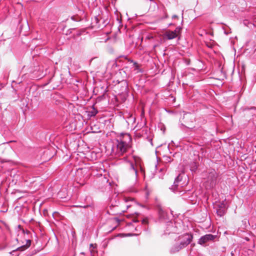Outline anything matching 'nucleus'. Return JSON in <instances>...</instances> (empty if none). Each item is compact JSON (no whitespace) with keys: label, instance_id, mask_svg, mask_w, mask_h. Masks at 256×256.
<instances>
[{"label":"nucleus","instance_id":"obj_1","mask_svg":"<svg viewBox=\"0 0 256 256\" xmlns=\"http://www.w3.org/2000/svg\"><path fill=\"white\" fill-rule=\"evenodd\" d=\"M128 168V175L131 176L135 180L138 178V168L140 169V172L144 175L145 171L142 164L141 159L137 156H133L132 160L126 162Z\"/></svg>","mask_w":256,"mask_h":256},{"label":"nucleus","instance_id":"obj_2","mask_svg":"<svg viewBox=\"0 0 256 256\" xmlns=\"http://www.w3.org/2000/svg\"><path fill=\"white\" fill-rule=\"evenodd\" d=\"M192 238V236L188 234L179 236L176 243L171 248L170 253L174 254L178 252L181 249L186 247L191 242Z\"/></svg>","mask_w":256,"mask_h":256},{"label":"nucleus","instance_id":"obj_3","mask_svg":"<svg viewBox=\"0 0 256 256\" xmlns=\"http://www.w3.org/2000/svg\"><path fill=\"white\" fill-rule=\"evenodd\" d=\"M131 138L130 134H125L122 137H120L116 140V154L120 156L126 152L129 147L128 141H130Z\"/></svg>","mask_w":256,"mask_h":256},{"label":"nucleus","instance_id":"obj_4","mask_svg":"<svg viewBox=\"0 0 256 256\" xmlns=\"http://www.w3.org/2000/svg\"><path fill=\"white\" fill-rule=\"evenodd\" d=\"M218 174L214 170L208 171L206 178H204V185L206 190L213 188L217 183Z\"/></svg>","mask_w":256,"mask_h":256},{"label":"nucleus","instance_id":"obj_5","mask_svg":"<svg viewBox=\"0 0 256 256\" xmlns=\"http://www.w3.org/2000/svg\"><path fill=\"white\" fill-rule=\"evenodd\" d=\"M88 168H79L77 170L76 176L80 178L79 181L78 182L81 185H84L86 183V180L88 178Z\"/></svg>","mask_w":256,"mask_h":256},{"label":"nucleus","instance_id":"obj_6","mask_svg":"<svg viewBox=\"0 0 256 256\" xmlns=\"http://www.w3.org/2000/svg\"><path fill=\"white\" fill-rule=\"evenodd\" d=\"M181 28L180 26L176 27L174 30H167L164 34V38L167 40H172L176 38L180 34Z\"/></svg>","mask_w":256,"mask_h":256},{"label":"nucleus","instance_id":"obj_7","mask_svg":"<svg viewBox=\"0 0 256 256\" xmlns=\"http://www.w3.org/2000/svg\"><path fill=\"white\" fill-rule=\"evenodd\" d=\"M215 208L218 216L220 217L223 216L226 214L227 209L226 202L224 201L216 204Z\"/></svg>","mask_w":256,"mask_h":256},{"label":"nucleus","instance_id":"obj_8","mask_svg":"<svg viewBox=\"0 0 256 256\" xmlns=\"http://www.w3.org/2000/svg\"><path fill=\"white\" fill-rule=\"evenodd\" d=\"M216 237V236L212 235V234H207L204 236H202L198 241V243L200 244H204L207 242L209 240H214Z\"/></svg>","mask_w":256,"mask_h":256},{"label":"nucleus","instance_id":"obj_9","mask_svg":"<svg viewBox=\"0 0 256 256\" xmlns=\"http://www.w3.org/2000/svg\"><path fill=\"white\" fill-rule=\"evenodd\" d=\"M182 178H183V176L180 174L175 178V180H174V185L172 187V190L174 192H176V190L178 189V187L180 186H182V184H180V183L181 182Z\"/></svg>","mask_w":256,"mask_h":256},{"label":"nucleus","instance_id":"obj_10","mask_svg":"<svg viewBox=\"0 0 256 256\" xmlns=\"http://www.w3.org/2000/svg\"><path fill=\"white\" fill-rule=\"evenodd\" d=\"M159 218L161 221L167 222L168 220V214L160 206H159L158 209Z\"/></svg>","mask_w":256,"mask_h":256},{"label":"nucleus","instance_id":"obj_11","mask_svg":"<svg viewBox=\"0 0 256 256\" xmlns=\"http://www.w3.org/2000/svg\"><path fill=\"white\" fill-rule=\"evenodd\" d=\"M198 166L195 162H192L190 164V170L192 172H195L197 170Z\"/></svg>","mask_w":256,"mask_h":256},{"label":"nucleus","instance_id":"obj_12","mask_svg":"<svg viewBox=\"0 0 256 256\" xmlns=\"http://www.w3.org/2000/svg\"><path fill=\"white\" fill-rule=\"evenodd\" d=\"M98 112L97 110H96L94 107L92 108V111L90 112V116H95L97 114Z\"/></svg>","mask_w":256,"mask_h":256},{"label":"nucleus","instance_id":"obj_13","mask_svg":"<svg viewBox=\"0 0 256 256\" xmlns=\"http://www.w3.org/2000/svg\"><path fill=\"white\" fill-rule=\"evenodd\" d=\"M164 158L166 162H170L171 161V158L168 156H164Z\"/></svg>","mask_w":256,"mask_h":256},{"label":"nucleus","instance_id":"obj_14","mask_svg":"<svg viewBox=\"0 0 256 256\" xmlns=\"http://www.w3.org/2000/svg\"><path fill=\"white\" fill-rule=\"evenodd\" d=\"M250 110H252L253 111L252 114H256V108H254V107L252 108H250Z\"/></svg>","mask_w":256,"mask_h":256},{"label":"nucleus","instance_id":"obj_15","mask_svg":"<svg viewBox=\"0 0 256 256\" xmlns=\"http://www.w3.org/2000/svg\"><path fill=\"white\" fill-rule=\"evenodd\" d=\"M142 222L144 224H147L148 223V220L147 218H144L142 220Z\"/></svg>","mask_w":256,"mask_h":256},{"label":"nucleus","instance_id":"obj_16","mask_svg":"<svg viewBox=\"0 0 256 256\" xmlns=\"http://www.w3.org/2000/svg\"><path fill=\"white\" fill-rule=\"evenodd\" d=\"M178 18V16L176 15V14L173 15V16H172V19L176 18Z\"/></svg>","mask_w":256,"mask_h":256},{"label":"nucleus","instance_id":"obj_17","mask_svg":"<svg viewBox=\"0 0 256 256\" xmlns=\"http://www.w3.org/2000/svg\"><path fill=\"white\" fill-rule=\"evenodd\" d=\"M130 119H132L134 120H134H135V118L132 116H131Z\"/></svg>","mask_w":256,"mask_h":256},{"label":"nucleus","instance_id":"obj_18","mask_svg":"<svg viewBox=\"0 0 256 256\" xmlns=\"http://www.w3.org/2000/svg\"><path fill=\"white\" fill-rule=\"evenodd\" d=\"M125 200H126V202H127L128 201V198H126Z\"/></svg>","mask_w":256,"mask_h":256},{"label":"nucleus","instance_id":"obj_19","mask_svg":"<svg viewBox=\"0 0 256 256\" xmlns=\"http://www.w3.org/2000/svg\"><path fill=\"white\" fill-rule=\"evenodd\" d=\"M90 246L91 247H92V246H93V244H90Z\"/></svg>","mask_w":256,"mask_h":256},{"label":"nucleus","instance_id":"obj_20","mask_svg":"<svg viewBox=\"0 0 256 256\" xmlns=\"http://www.w3.org/2000/svg\"><path fill=\"white\" fill-rule=\"evenodd\" d=\"M56 213H57L56 212H54V213L52 214H53V215H54V214H56Z\"/></svg>","mask_w":256,"mask_h":256},{"label":"nucleus","instance_id":"obj_21","mask_svg":"<svg viewBox=\"0 0 256 256\" xmlns=\"http://www.w3.org/2000/svg\"><path fill=\"white\" fill-rule=\"evenodd\" d=\"M4 162V160H2L1 161V162Z\"/></svg>","mask_w":256,"mask_h":256}]
</instances>
